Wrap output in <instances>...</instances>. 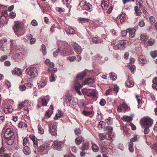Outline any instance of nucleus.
<instances>
[{"label":"nucleus","instance_id":"6e6552de","mask_svg":"<svg viewBox=\"0 0 157 157\" xmlns=\"http://www.w3.org/2000/svg\"><path fill=\"white\" fill-rule=\"evenodd\" d=\"M73 54H74V52L72 49L68 50L66 48H64L60 51L61 56H63L72 55Z\"/></svg>","mask_w":157,"mask_h":157},{"label":"nucleus","instance_id":"9b49d317","mask_svg":"<svg viewBox=\"0 0 157 157\" xmlns=\"http://www.w3.org/2000/svg\"><path fill=\"white\" fill-rule=\"evenodd\" d=\"M47 144H44L40 145L39 147H38L36 148H37V152L40 153L45 150L47 149Z\"/></svg>","mask_w":157,"mask_h":157},{"label":"nucleus","instance_id":"72a5a7b5","mask_svg":"<svg viewBox=\"0 0 157 157\" xmlns=\"http://www.w3.org/2000/svg\"><path fill=\"white\" fill-rule=\"evenodd\" d=\"M122 119L123 120L126 121L127 122H130L132 121V118L130 116L124 115L123 116L122 118Z\"/></svg>","mask_w":157,"mask_h":157},{"label":"nucleus","instance_id":"3c124183","mask_svg":"<svg viewBox=\"0 0 157 157\" xmlns=\"http://www.w3.org/2000/svg\"><path fill=\"white\" fill-rule=\"evenodd\" d=\"M128 67H129V69L133 73H134V71L135 70L136 67L134 65H130V63L129 64V65H128Z\"/></svg>","mask_w":157,"mask_h":157},{"label":"nucleus","instance_id":"4468645a","mask_svg":"<svg viewBox=\"0 0 157 157\" xmlns=\"http://www.w3.org/2000/svg\"><path fill=\"white\" fill-rule=\"evenodd\" d=\"M127 31L129 33V37L132 38L134 36L136 30L135 29L130 28L127 29Z\"/></svg>","mask_w":157,"mask_h":157},{"label":"nucleus","instance_id":"603ef678","mask_svg":"<svg viewBox=\"0 0 157 157\" xmlns=\"http://www.w3.org/2000/svg\"><path fill=\"white\" fill-rule=\"evenodd\" d=\"M40 99L42 101V105L43 106H46L47 104L48 101L44 98H40Z\"/></svg>","mask_w":157,"mask_h":157},{"label":"nucleus","instance_id":"a18cd8bd","mask_svg":"<svg viewBox=\"0 0 157 157\" xmlns=\"http://www.w3.org/2000/svg\"><path fill=\"white\" fill-rule=\"evenodd\" d=\"M4 17H2L0 18V27L2 26H3L5 24V21Z\"/></svg>","mask_w":157,"mask_h":157},{"label":"nucleus","instance_id":"dca6fc26","mask_svg":"<svg viewBox=\"0 0 157 157\" xmlns=\"http://www.w3.org/2000/svg\"><path fill=\"white\" fill-rule=\"evenodd\" d=\"M30 138L32 140L33 143V146L35 148L38 147V143L36 138L33 135H31L29 136Z\"/></svg>","mask_w":157,"mask_h":157},{"label":"nucleus","instance_id":"f03ea898","mask_svg":"<svg viewBox=\"0 0 157 157\" xmlns=\"http://www.w3.org/2000/svg\"><path fill=\"white\" fill-rule=\"evenodd\" d=\"M15 33L18 36L23 35L24 33L23 29V23L21 22L17 21L13 27Z\"/></svg>","mask_w":157,"mask_h":157},{"label":"nucleus","instance_id":"cd10ccee","mask_svg":"<svg viewBox=\"0 0 157 157\" xmlns=\"http://www.w3.org/2000/svg\"><path fill=\"white\" fill-rule=\"evenodd\" d=\"M94 81V79L91 78H89L86 79L83 82L82 85H85L87 84L92 83Z\"/></svg>","mask_w":157,"mask_h":157},{"label":"nucleus","instance_id":"bf43d9fd","mask_svg":"<svg viewBox=\"0 0 157 157\" xmlns=\"http://www.w3.org/2000/svg\"><path fill=\"white\" fill-rule=\"evenodd\" d=\"M38 133L41 134H43L44 133V129L40 127V125L38 126Z\"/></svg>","mask_w":157,"mask_h":157},{"label":"nucleus","instance_id":"4c0bfd02","mask_svg":"<svg viewBox=\"0 0 157 157\" xmlns=\"http://www.w3.org/2000/svg\"><path fill=\"white\" fill-rule=\"evenodd\" d=\"M139 61L142 63L144 64L146 63L145 59L143 56H140L139 58Z\"/></svg>","mask_w":157,"mask_h":157},{"label":"nucleus","instance_id":"393cba45","mask_svg":"<svg viewBox=\"0 0 157 157\" xmlns=\"http://www.w3.org/2000/svg\"><path fill=\"white\" fill-rule=\"evenodd\" d=\"M95 58L99 62H104L105 61H106L108 60V58H106L105 59V60H104V58L99 55L96 56Z\"/></svg>","mask_w":157,"mask_h":157},{"label":"nucleus","instance_id":"a878e982","mask_svg":"<svg viewBox=\"0 0 157 157\" xmlns=\"http://www.w3.org/2000/svg\"><path fill=\"white\" fill-rule=\"evenodd\" d=\"M27 38L30 40L31 44H34L36 41V39L33 37V36L32 34H29L27 36Z\"/></svg>","mask_w":157,"mask_h":157},{"label":"nucleus","instance_id":"58836bf2","mask_svg":"<svg viewBox=\"0 0 157 157\" xmlns=\"http://www.w3.org/2000/svg\"><path fill=\"white\" fill-rule=\"evenodd\" d=\"M83 138L81 136H79L76 138L75 140L76 144L77 145L80 144L82 141Z\"/></svg>","mask_w":157,"mask_h":157},{"label":"nucleus","instance_id":"c85d7f7f","mask_svg":"<svg viewBox=\"0 0 157 157\" xmlns=\"http://www.w3.org/2000/svg\"><path fill=\"white\" fill-rule=\"evenodd\" d=\"M152 88L155 90H157V77H155L152 80Z\"/></svg>","mask_w":157,"mask_h":157},{"label":"nucleus","instance_id":"412c9836","mask_svg":"<svg viewBox=\"0 0 157 157\" xmlns=\"http://www.w3.org/2000/svg\"><path fill=\"white\" fill-rule=\"evenodd\" d=\"M92 41L95 44L101 43L102 42V40L98 37H94L92 38Z\"/></svg>","mask_w":157,"mask_h":157},{"label":"nucleus","instance_id":"864d4df0","mask_svg":"<svg viewBox=\"0 0 157 157\" xmlns=\"http://www.w3.org/2000/svg\"><path fill=\"white\" fill-rule=\"evenodd\" d=\"M155 42V40L154 39L150 38L148 40V45L149 46H151L154 44Z\"/></svg>","mask_w":157,"mask_h":157},{"label":"nucleus","instance_id":"f257e3e1","mask_svg":"<svg viewBox=\"0 0 157 157\" xmlns=\"http://www.w3.org/2000/svg\"><path fill=\"white\" fill-rule=\"evenodd\" d=\"M4 138L8 140V144L11 145L13 142L14 135L13 130L11 128H8L6 130L4 135Z\"/></svg>","mask_w":157,"mask_h":157},{"label":"nucleus","instance_id":"6e6d98bb","mask_svg":"<svg viewBox=\"0 0 157 157\" xmlns=\"http://www.w3.org/2000/svg\"><path fill=\"white\" fill-rule=\"evenodd\" d=\"M151 55L153 58H154L157 56V50L151 52H150Z\"/></svg>","mask_w":157,"mask_h":157},{"label":"nucleus","instance_id":"09e8293b","mask_svg":"<svg viewBox=\"0 0 157 157\" xmlns=\"http://www.w3.org/2000/svg\"><path fill=\"white\" fill-rule=\"evenodd\" d=\"M82 114L85 116H90L92 114V112L91 111H87L84 110L82 112Z\"/></svg>","mask_w":157,"mask_h":157},{"label":"nucleus","instance_id":"338daca9","mask_svg":"<svg viewBox=\"0 0 157 157\" xmlns=\"http://www.w3.org/2000/svg\"><path fill=\"white\" fill-rule=\"evenodd\" d=\"M16 16V13L14 12H11L9 15V16L10 18H14Z\"/></svg>","mask_w":157,"mask_h":157},{"label":"nucleus","instance_id":"bb28decb","mask_svg":"<svg viewBox=\"0 0 157 157\" xmlns=\"http://www.w3.org/2000/svg\"><path fill=\"white\" fill-rule=\"evenodd\" d=\"M86 74V72L84 71L78 74L77 76V78L80 80H82L85 76Z\"/></svg>","mask_w":157,"mask_h":157},{"label":"nucleus","instance_id":"20e7f679","mask_svg":"<svg viewBox=\"0 0 157 157\" xmlns=\"http://www.w3.org/2000/svg\"><path fill=\"white\" fill-rule=\"evenodd\" d=\"M126 41L124 40H120L116 42L113 40L111 42V44L115 50L119 49H124L125 48Z\"/></svg>","mask_w":157,"mask_h":157},{"label":"nucleus","instance_id":"2f4dec72","mask_svg":"<svg viewBox=\"0 0 157 157\" xmlns=\"http://www.w3.org/2000/svg\"><path fill=\"white\" fill-rule=\"evenodd\" d=\"M63 114V113L60 110H59L58 113L56 114L54 119L55 120H57L59 119L60 117Z\"/></svg>","mask_w":157,"mask_h":157},{"label":"nucleus","instance_id":"c9c22d12","mask_svg":"<svg viewBox=\"0 0 157 157\" xmlns=\"http://www.w3.org/2000/svg\"><path fill=\"white\" fill-rule=\"evenodd\" d=\"M134 83V82L132 80H128L126 82V86L129 87H131L133 86Z\"/></svg>","mask_w":157,"mask_h":157},{"label":"nucleus","instance_id":"0eeeda50","mask_svg":"<svg viewBox=\"0 0 157 157\" xmlns=\"http://www.w3.org/2000/svg\"><path fill=\"white\" fill-rule=\"evenodd\" d=\"M26 72L29 75L32 77H36L38 75L37 69L34 67L28 68L26 70Z\"/></svg>","mask_w":157,"mask_h":157},{"label":"nucleus","instance_id":"f704fd0d","mask_svg":"<svg viewBox=\"0 0 157 157\" xmlns=\"http://www.w3.org/2000/svg\"><path fill=\"white\" fill-rule=\"evenodd\" d=\"M27 101V100H25L24 102H21L19 103L17 105V108L18 110H21L25 104L26 102Z\"/></svg>","mask_w":157,"mask_h":157},{"label":"nucleus","instance_id":"052dcab7","mask_svg":"<svg viewBox=\"0 0 157 157\" xmlns=\"http://www.w3.org/2000/svg\"><path fill=\"white\" fill-rule=\"evenodd\" d=\"M28 138L26 137L24 138L23 141V145L24 146H26L28 142Z\"/></svg>","mask_w":157,"mask_h":157},{"label":"nucleus","instance_id":"4d7b16f0","mask_svg":"<svg viewBox=\"0 0 157 157\" xmlns=\"http://www.w3.org/2000/svg\"><path fill=\"white\" fill-rule=\"evenodd\" d=\"M88 144L87 143H86L83 144L82 147V149L83 150L85 151L87 150L88 149Z\"/></svg>","mask_w":157,"mask_h":157},{"label":"nucleus","instance_id":"a19ab883","mask_svg":"<svg viewBox=\"0 0 157 157\" xmlns=\"http://www.w3.org/2000/svg\"><path fill=\"white\" fill-rule=\"evenodd\" d=\"M101 150L103 152L105 153H109V152H111L112 150L109 148H108L106 147H103L101 148Z\"/></svg>","mask_w":157,"mask_h":157},{"label":"nucleus","instance_id":"de8ad7c7","mask_svg":"<svg viewBox=\"0 0 157 157\" xmlns=\"http://www.w3.org/2000/svg\"><path fill=\"white\" fill-rule=\"evenodd\" d=\"M142 2L141 0H137L136 1V4L139 6L140 8H143L144 5L142 4Z\"/></svg>","mask_w":157,"mask_h":157},{"label":"nucleus","instance_id":"49530a36","mask_svg":"<svg viewBox=\"0 0 157 157\" xmlns=\"http://www.w3.org/2000/svg\"><path fill=\"white\" fill-rule=\"evenodd\" d=\"M67 32L68 33L70 34H74L75 33V31L73 28H72L71 27H68L67 30Z\"/></svg>","mask_w":157,"mask_h":157},{"label":"nucleus","instance_id":"aec40b11","mask_svg":"<svg viewBox=\"0 0 157 157\" xmlns=\"http://www.w3.org/2000/svg\"><path fill=\"white\" fill-rule=\"evenodd\" d=\"M12 73L13 75L20 76L22 75V71L21 69L18 68H15L13 70Z\"/></svg>","mask_w":157,"mask_h":157},{"label":"nucleus","instance_id":"7ed1b4c3","mask_svg":"<svg viewBox=\"0 0 157 157\" xmlns=\"http://www.w3.org/2000/svg\"><path fill=\"white\" fill-rule=\"evenodd\" d=\"M153 123V120L150 117L146 116L142 118L140 121V123L142 127L145 128L147 126L151 127Z\"/></svg>","mask_w":157,"mask_h":157},{"label":"nucleus","instance_id":"5701e85b","mask_svg":"<svg viewBox=\"0 0 157 157\" xmlns=\"http://www.w3.org/2000/svg\"><path fill=\"white\" fill-rule=\"evenodd\" d=\"M50 109H51V110H49L47 111L45 113V117L48 118L50 117L52 114L53 113V107L52 105H51L50 107Z\"/></svg>","mask_w":157,"mask_h":157},{"label":"nucleus","instance_id":"ea45409f","mask_svg":"<svg viewBox=\"0 0 157 157\" xmlns=\"http://www.w3.org/2000/svg\"><path fill=\"white\" fill-rule=\"evenodd\" d=\"M18 127L21 128H26L27 127V124L23 122H20L19 123Z\"/></svg>","mask_w":157,"mask_h":157},{"label":"nucleus","instance_id":"e433bc0d","mask_svg":"<svg viewBox=\"0 0 157 157\" xmlns=\"http://www.w3.org/2000/svg\"><path fill=\"white\" fill-rule=\"evenodd\" d=\"M148 38V36L145 34H142L140 36V40L142 41H146Z\"/></svg>","mask_w":157,"mask_h":157},{"label":"nucleus","instance_id":"774afa93","mask_svg":"<svg viewBox=\"0 0 157 157\" xmlns=\"http://www.w3.org/2000/svg\"><path fill=\"white\" fill-rule=\"evenodd\" d=\"M106 103L105 100L103 99H102L100 102V104L102 106H104L105 104Z\"/></svg>","mask_w":157,"mask_h":157},{"label":"nucleus","instance_id":"37998d69","mask_svg":"<svg viewBox=\"0 0 157 157\" xmlns=\"http://www.w3.org/2000/svg\"><path fill=\"white\" fill-rule=\"evenodd\" d=\"M92 149L94 152H97L98 151L99 148L97 145L95 144H92Z\"/></svg>","mask_w":157,"mask_h":157},{"label":"nucleus","instance_id":"c03bdc74","mask_svg":"<svg viewBox=\"0 0 157 157\" xmlns=\"http://www.w3.org/2000/svg\"><path fill=\"white\" fill-rule=\"evenodd\" d=\"M110 78L113 81L115 80L117 78V76L113 72H111L109 74Z\"/></svg>","mask_w":157,"mask_h":157},{"label":"nucleus","instance_id":"f3484780","mask_svg":"<svg viewBox=\"0 0 157 157\" xmlns=\"http://www.w3.org/2000/svg\"><path fill=\"white\" fill-rule=\"evenodd\" d=\"M106 130L109 132L107 135L108 136V138L107 139L109 140H110L112 139L113 137V135H111V133H112L113 131V128L110 126H107L106 127Z\"/></svg>","mask_w":157,"mask_h":157},{"label":"nucleus","instance_id":"473e14b6","mask_svg":"<svg viewBox=\"0 0 157 157\" xmlns=\"http://www.w3.org/2000/svg\"><path fill=\"white\" fill-rule=\"evenodd\" d=\"M23 152L25 155H29L31 152L29 148L27 146H25L23 148Z\"/></svg>","mask_w":157,"mask_h":157},{"label":"nucleus","instance_id":"c756f323","mask_svg":"<svg viewBox=\"0 0 157 157\" xmlns=\"http://www.w3.org/2000/svg\"><path fill=\"white\" fill-rule=\"evenodd\" d=\"M84 6L85 9L90 11L92 10V6L89 3H85L84 4Z\"/></svg>","mask_w":157,"mask_h":157},{"label":"nucleus","instance_id":"423d86ee","mask_svg":"<svg viewBox=\"0 0 157 157\" xmlns=\"http://www.w3.org/2000/svg\"><path fill=\"white\" fill-rule=\"evenodd\" d=\"M82 91L83 94L88 96H91L92 97L94 98L96 95V91L94 90L85 88L82 90Z\"/></svg>","mask_w":157,"mask_h":157},{"label":"nucleus","instance_id":"2eb2a0df","mask_svg":"<svg viewBox=\"0 0 157 157\" xmlns=\"http://www.w3.org/2000/svg\"><path fill=\"white\" fill-rule=\"evenodd\" d=\"M109 5V0H102L101 6L103 9H106Z\"/></svg>","mask_w":157,"mask_h":157},{"label":"nucleus","instance_id":"680f3d73","mask_svg":"<svg viewBox=\"0 0 157 157\" xmlns=\"http://www.w3.org/2000/svg\"><path fill=\"white\" fill-rule=\"evenodd\" d=\"M107 135H106V136L103 133H100L99 135L100 139L102 140L104 139L105 137H107Z\"/></svg>","mask_w":157,"mask_h":157},{"label":"nucleus","instance_id":"f8f14e48","mask_svg":"<svg viewBox=\"0 0 157 157\" xmlns=\"http://www.w3.org/2000/svg\"><path fill=\"white\" fill-rule=\"evenodd\" d=\"M75 51L78 54L81 53L82 51L81 47L77 44H75L73 46Z\"/></svg>","mask_w":157,"mask_h":157},{"label":"nucleus","instance_id":"0e129e2a","mask_svg":"<svg viewBox=\"0 0 157 157\" xmlns=\"http://www.w3.org/2000/svg\"><path fill=\"white\" fill-rule=\"evenodd\" d=\"M112 88H109L108 89L106 90L105 94L106 95L111 94H112Z\"/></svg>","mask_w":157,"mask_h":157},{"label":"nucleus","instance_id":"13d9d810","mask_svg":"<svg viewBox=\"0 0 157 157\" xmlns=\"http://www.w3.org/2000/svg\"><path fill=\"white\" fill-rule=\"evenodd\" d=\"M118 18L119 19L117 20H119L121 23L123 22L125 20L124 15L123 14H121Z\"/></svg>","mask_w":157,"mask_h":157},{"label":"nucleus","instance_id":"69168bd1","mask_svg":"<svg viewBox=\"0 0 157 157\" xmlns=\"http://www.w3.org/2000/svg\"><path fill=\"white\" fill-rule=\"evenodd\" d=\"M119 87L117 85H114L113 90L115 93H117L118 91Z\"/></svg>","mask_w":157,"mask_h":157},{"label":"nucleus","instance_id":"6ab92c4d","mask_svg":"<svg viewBox=\"0 0 157 157\" xmlns=\"http://www.w3.org/2000/svg\"><path fill=\"white\" fill-rule=\"evenodd\" d=\"M62 142H59L57 141H55L53 143L54 145L56 147V149L58 150H60L62 148Z\"/></svg>","mask_w":157,"mask_h":157},{"label":"nucleus","instance_id":"1a4fd4ad","mask_svg":"<svg viewBox=\"0 0 157 157\" xmlns=\"http://www.w3.org/2000/svg\"><path fill=\"white\" fill-rule=\"evenodd\" d=\"M74 86L75 89L76 91L78 94L79 95H82V93L79 90L82 87V85L80 84L79 82L77 80L75 81Z\"/></svg>","mask_w":157,"mask_h":157},{"label":"nucleus","instance_id":"39448f33","mask_svg":"<svg viewBox=\"0 0 157 157\" xmlns=\"http://www.w3.org/2000/svg\"><path fill=\"white\" fill-rule=\"evenodd\" d=\"M47 124L48 125L49 131L52 135L56 136L57 134V127L55 123L52 121L48 122Z\"/></svg>","mask_w":157,"mask_h":157},{"label":"nucleus","instance_id":"8fccbe9b","mask_svg":"<svg viewBox=\"0 0 157 157\" xmlns=\"http://www.w3.org/2000/svg\"><path fill=\"white\" fill-rule=\"evenodd\" d=\"M105 121L108 124H111L113 122L112 119L110 117H109L107 119H106Z\"/></svg>","mask_w":157,"mask_h":157},{"label":"nucleus","instance_id":"79ce46f5","mask_svg":"<svg viewBox=\"0 0 157 157\" xmlns=\"http://www.w3.org/2000/svg\"><path fill=\"white\" fill-rule=\"evenodd\" d=\"M136 98L137 99L138 104H142L144 103V101L142 100V97L136 95Z\"/></svg>","mask_w":157,"mask_h":157},{"label":"nucleus","instance_id":"a211bd4d","mask_svg":"<svg viewBox=\"0 0 157 157\" xmlns=\"http://www.w3.org/2000/svg\"><path fill=\"white\" fill-rule=\"evenodd\" d=\"M24 110L25 111V113H28L29 109H31L32 108L30 104L27 101L24 105Z\"/></svg>","mask_w":157,"mask_h":157},{"label":"nucleus","instance_id":"7c9ffc66","mask_svg":"<svg viewBox=\"0 0 157 157\" xmlns=\"http://www.w3.org/2000/svg\"><path fill=\"white\" fill-rule=\"evenodd\" d=\"M46 81L44 79H43L38 83V87L39 88H42L46 85Z\"/></svg>","mask_w":157,"mask_h":157},{"label":"nucleus","instance_id":"5fc2aeb1","mask_svg":"<svg viewBox=\"0 0 157 157\" xmlns=\"http://www.w3.org/2000/svg\"><path fill=\"white\" fill-rule=\"evenodd\" d=\"M41 51L44 55L46 54L47 52L46 51V48L44 44H42L41 45Z\"/></svg>","mask_w":157,"mask_h":157},{"label":"nucleus","instance_id":"b1692460","mask_svg":"<svg viewBox=\"0 0 157 157\" xmlns=\"http://www.w3.org/2000/svg\"><path fill=\"white\" fill-rule=\"evenodd\" d=\"M134 10L135 14L136 16H140L141 14V12L139 9L138 6H135L134 7Z\"/></svg>","mask_w":157,"mask_h":157},{"label":"nucleus","instance_id":"e2e57ef3","mask_svg":"<svg viewBox=\"0 0 157 157\" xmlns=\"http://www.w3.org/2000/svg\"><path fill=\"white\" fill-rule=\"evenodd\" d=\"M26 86L24 85H21L19 87V89L21 91H23L26 89Z\"/></svg>","mask_w":157,"mask_h":157},{"label":"nucleus","instance_id":"ddd939ff","mask_svg":"<svg viewBox=\"0 0 157 157\" xmlns=\"http://www.w3.org/2000/svg\"><path fill=\"white\" fill-rule=\"evenodd\" d=\"M128 109L127 105L125 104L120 105L118 107L117 111L118 112H121L122 111H125Z\"/></svg>","mask_w":157,"mask_h":157},{"label":"nucleus","instance_id":"9d476101","mask_svg":"<svg viewBox=\"0 0 157 157\" xmlns=\"http://www.w3.org/2000/svg\"><path fill=\"white\" fill-rule=\"evenodd\" d=\"M4 111L6 114H9L12 113L13 110L11 105L9 103H6L5 106Z\"/></svg>","mask_w":157,"mask_h":157},{"label":"nucleus","instance_id":"4be33fe9","mask_svg":"<svg viewBox=\"0 0 157 157\" xmlns=\"http://www.w3.org/2000/svg\"><path fill=\"white\" fill-rule=\"evenodd\" d=\"M66 102L67 105H69L71 107H74L75 103L71 100V97L69 98L66 100Z\"/></svg>","mask_w":157,"mask_h":157}]
</instances>
